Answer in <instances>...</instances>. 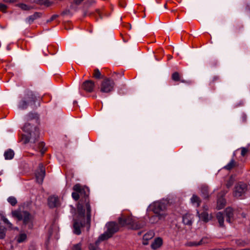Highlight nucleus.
<instances>
[{"instance_id": "nucleus-6", "label": "nucleus", "mask_w": 250, "mask_h": 250, "mask_svg": "<svg viewBox=\"0 0 250 250\" xmlns=\"http://www.w3.org/2000/svg\"><path fill=\"white\" fill-rule=\"evenodd\" d=\"M115 83L113 80L105 78L101 82L100 90L102 93H109L114 89Z\"/></svg>"}, {"instance_id": "nucleus-46", "label": "nucleus", "mask_w": 250, "mask_h": 250, "mask_svg": "<svg viewBox=\"0 0 250 250\" xmlns=\"http://www.w3.org/2000/svg\"><path fill=\"white\" fill-rule=\"evenodd\" d=\"M83 1V0H74V3H75L76 5H79Z\"/></svg>"}, {"instance_id": "nucleus-3", "label": "nucleus", "mask_w": 250, "mask_h": 250, "mask_svg": "<svg viewBox=\"0 0 250 250\" xmlns=\"http://www.w3.org/2000/svg\"><path fill=\"white\" fill-rule=\"evenodd\" d=\"M12 216L18 219L19 221L22 220L24 225H27L29 229L33 227V217L27 211L14 210L12 212Z\"/></svg>"}, {"instance_id": "nucleus-20", "label": "nucleus", "mask_w": 250, "mask_h": 250, "mask_svg": "<svg viewBox=\"0 0 250 250\" xmlns=\"http://www.w3.org/2000/svg\"><path fill=\"white\" fill-rule=\"evenodd\" d=\"M224 217L225 216L222 212H219L216 214L217 219L221 227H224Z\"/></svg>"}, {"instance_id": "nucleus-44", "label": "nucleus", "mask_w": 250, "mask_h": 250, "mask_svg": "<svg viewBox=\"0 0 250 250\" xmlns=\"http://www.w3.org/2000/svg\"><path fill=\"white\" fill-rule=\"evenodd\" d=\"M248 152V149L246 148H241V155L244 156Z\"/></svg>"}, {"instance_id": "nucleus-18", "label": "nucleus", "mask_w": 250, "mask_h": 250, "mask_svg": "<svg viewBox=\"0 0 250 250\" xmlns=\"http://www.w3.org/2000/svg\"><path fill=\"white\" fill-rule=\"evenodd\" d=\"M163 244V240L160 237H157L155 239L154 241L151 244V248L153 250H156L159 248Z\"/></svg>"}, {"instance_id": "nucleus-13", "label": "nucleus", "mask_w": 250, "mask_h": 250, "mask_svg": "<svg viewBox=\"0 0 250 250\" xmlns=\"http://www.w3.org/2000/svg\"><path fill=\"white\" fill-rule=\"evenodd\" d=\"M224 215L226 217V221L231 223L233 220V210L231 208H227L224 211Z\"/></svg>"}, {"instance_id": "nucleus-47", "label": "nucleus", "mask_w": 250, "mask_h": 250, "mask_svg": "<svg viewBox=\"0 0 250 250\" xmlns=\"http://www.w3.org/2000/svg\"><path fill=\"white\" fill-rule=\"evenodd\" d=\"M58 17V15H53L51 18H50V21H53L54 20H55L57 17Z\"/></svg>"}, {"instance_id": "nucleus-4", "label": "nucleus", "mask_w": 250, "mask_h": 250, "mask_svg": "<svg viewBox=\"0 0 250 250\" xmlns=\"http://www.w3.org/2000/svg\"><path fill=\"white\" fill-rule=\"evenodd\" d=\"M151 208L155 214L158 215L160 219H165L167 215V204L163 202L157 201L154 202Z\"/></svg>"}, {"instance_id": "nucleus-10", "label": "nucleus", "mask_w": 250, "mask_h": 250, "mask_svg": "<svg viewBox=\"0 0 250 250\" xmlns=\"http://www.w3.org/2000/svg\"><path fill=\"white\" fill-rule=\"evenodd\" d=\"M133 219V218L132 216L122 215L119 218L118 222L121 226L124 227L125 226H129V228L131 229Z\"/></svg>"}, {"instance_id": "nucleus-23", "label": "nucleus", "mask_w": 250, "mask_h": 250, "mask_svg": "<svg viewBox=\"0 0 250 250\" xmlns=\"http://www.w3.org/2000/svg\"><path fill=\"white\" fill-rule=\"evenodd\" d=\"M201 195L205 198H208L209 197V192L208 187L206 186H203L201 188Z\"/></svg>"}, {"instance_id": "nucleus-30", "label": "nucleus", "mask_w": 250, "mask_h": 250, "mask_svg": "<svg viewBox=\"0 0 250 250\" xmlns=\"http://www.w3.org/2000/svg\"><path fill=\"white\" fill-rule=\"evenodd\" d=\"M93 77L96 79H100L102 78H105L103 75L101 74L98 68H96L94 70L93 74Z\"/></svg>"}, {"instance_id": "nucleus-21", "label": "nucleus", "mask_w": 250, "mask_h": 250, "mask_svg": "<svg viewBox=\"0 0 250 250\" xmlns=\"http://www.w3.org/2000/svg\"><path fill=\"white\" fill-rule=\"evenodd\" d=\"M226 200L223 197H218L217 202V208L218 209L223 208L226 205Z\"/></svg>"}, {"instance_id": "nucleus-49", "label": "nucleus", "mask_w": 250, "mask_h": 250, "mask_svg": "<svg viewBox=\"0 0 250 250\" xmlns=\"http://www.w3.org/2000/svg\"><path fill=\"white\" fill-rule=\"evenodd\" d=\"M202 239H205L204 241H207V243H208V239L207 238L205 237V238H203Z\"/></svg>"}, {"instance_id": "nucleus-26", "label": "nucleus", "mask_w": 250, "mask_h": 250, "mask_svg": "<svg viewBox=\"0 0 250 250\" xmlns=\"http://www.w3.org/2000/svg\"><path fill=\"white\" fill-rule=\"evenodd\" d=\"M103 240H100V237H99L97 241L94 244H90L89 245L88 248L89 250H99V245L101 241Z\"/></svg>"}, {"instance_id": "nucleus-52", "label": "nucleus", "mask_w": 250, "mask_h": 250, "mask_svg": "<svg viewBox=\"0 0 250 250\" xmlns=\"http://www.w3.org/2000/svg\"><path fill=\"white\" fill-rule=\"evenodd\" d=\"M77 101H74V104H77Z\"/></svg>"}, {"instance_id": "nucleus-32", "label": "nucleus", "mask_w": 250, "mask_h": 250, "mask_svg": "<svg viewBox=\"0 0 250 250\" xmlns=\"http://www.w3.org/2000/svg\"><path fill=\"white\" fill-rule=\"evenodd\" d=\"M164 219H160L158 215L155 214L154 215L151 216L149 219V221L151 224H155L157 223L159 220H164Z\"/></svg>"}, {"instance_id": "nucleus-37", "label": "nucleus", "mask_w": 250, "mask_h": 250, "mask_svg": "<svg viewBox=\"0 0 250 250\" xmlns=\"http://www.w3.org/2000/svg\"><path fill=\"white\" fill-rule=\"evenodd\" d=\"M82 244L81 243H79L73 245L70 250H82Z\"/></svg>"}, {"instance_id": "nucleus-53", "label": "nucleus", "mask_w": 250, "mask_h": 250, "mask_svg": "<svg viewBox=\"0 0 250 250\" xmlns=\"http://www.w3.org/2000/svg\"><path fill=\"white\" fill-rule=\"evenodd\" d=\"M164 6H165V7L166 8H167V4H165V5H164Z\"/></svg>"}, {"instance_id": "nucleus-2", "label": "nucleus", "mask_w": 250, "mask_h": 250, "mask_svg": "<svg viewBox=\"0 0 250 250\" xmlns=\"http://www.w3.org/2000/svg\"><path fill=\"white\" fill-rule=\"evenodd\" d=\"M23 131L27 134L23 137L24 143H35L39 137V129L35 126H33L30 123H26L23 127Z\"/></svg>"}, {"instance_id": "nucleus-14", "label": "nucleus", "mask_w": 250, "mask_h": 250, "mask_svg": "<svg viewBox=\"0 0 250 250\" xmlns=\"http://www.w3.org/2000/svg\"><path fill=\"white\" fill-rule=\"evenodd\" d=\"M204 210L203 211V212L201 213H200L199 211L198 210H197V214L200 220H202L205 222H207L210 219L209 215L208 213L207 212L208 208L205 206L204 207Z\"/></svg>"}, {"instance_id": "nucleus-34", "label": "nucleus", "mask_w": 250, "mask_h": 250, "mask_svg": "<svg viewBox=\"0 0 250 250\" xmlns=\"http://www.w3.org/2000/svg\"><path fill=\"white\" fill-rule=\"evenodd\" d=\"M6 229L3 226H0V239H3L6 235Z\"/></svg>"}, {"instance_id": "nucleus-35", "label": "nucleus", "mask_w": 250, "mask_h": 250, "mask_svg": "<svg viewBox=\"0 0 250 250\" xmlns=\"http://www.w3.org/2000/svg\"><path fill=\"white\" fill-rule=\"evenodd\" d=\"M27 238L26 235L25 233H21L17 238V242L18 243H22Z\"/></svg>"}, {"instance_id": "nucleus-38", "label": "nucleus", "mask_w": 250, "mask_h": 250, "mask_svg": "<svg viewBox=\"0 0 250 250\" xmlns=\"http://www.w3.org/2000/svg\"><path fill=\"white\" fill-rule=\"evenodd\" d=\"M19 6L23 10H29L32 8V7L23 3L19 4Z\"/></svg>"}, {"instance_id": "nucleus-24", "label": "nucleus", "mask_w": 250, "mask_h": 250, "mask_svg": "<svg viewBox=\"0 0 250 250\" xmlns=\"http://www.w3.org/2000/svg\"><path fill=\"white\" fill-rule=\"evenodd\" d=\"M14 156V152L11 149L7 150L4 153V156L6 160H11L13 158Z\"/></svg>"}, {"instance_id": "nucleus-27", "label": "nucleus", "mask_w": 250, "mask_h": 250, "mask_svg": "<svg viewBox=\"0 0 250 250\" xmlns=\"http://www.w3.org/2000/svg\"><path fill=\"white\" fill-rule=\"evenodd\" d=\"M190 201L193 204L196 205L197 207H199L201 203L200 198L195 194L192 195Z\"/></svg>"}, {"instance_id": "nucleus-5", "label": "nucleus", "mask_w": 250, "mask_h": 250, "mask_svg": "<svg viewBox=\"0 0 250 250\" xmlns=\"http://www.w3.org/2000/svg\"><path fill=\"white\" fill-rule=\"evenodd\" d=\"M107 230L100 236V240H105L111 237L119 229V225L114 222L106 224Z\"/></svg>"}, {"instance_id": "nucleus-42", "label": "nucleus", "mask_w": 250, "mask_h": 250, "mask_svg": "<svg viewBox=\"0 0 250 250\" xmlns=\"http://www.w3.org/2000/svg\"><path fill=\"white\" fill-rule=\"evenodd\" d=\"M7 6L4 4L0 3V11L5 12Z\"/></svg>"}, {"instance_id": "nucleus-31", "label": "nucleus", "mask_w": 250, "mask_h": 250, "mask_svg": "<svg viewBox=\"0 0 250 250\" xmlns=\"http://www.w3.org/2000/svg\"><path fill=\"white\" fill-rule=\"evenodd\" d=\"M172 79L175 82L181 81L182 83H185V80H181L179 73L177 72H174L171 75Z\"/></svg>"}, {"instance_id": "nucleus-33", "label": "nucleus", "mask_w": 250, "mask_h": 250, "mask_svg": "<svg viewBox=\"0 0 250 250\" xmlns=\"http://www.w3.org/2000/svg\"><path fill=\"white\" fill-rule=\"evenodd\" d=\"M1 220L6 224L10 229H13V225L9 220L2 214H0Z\"/></svg>"}, {"instance_id": "nucleus-50", "label": "nucleus", "mask_w": 250, "mask_h": 250, "mask_svg": "<svg viewBox=\"0 0 250 250\" xmlns=\"http://www.w3.org/2000/svg\"><path fill=\"white\" fill-rule=\"evenodd\" d=\"M242 117H244V120H246V115L245 114H243L242 115Z\"/></svg>"}, {"instance_id": "nucleus-29", "label": "nucleus", "mask_w": 250, "mask_h": 250, "mask_svg": "<svg viewBox=\"0 0 250 250\" xmlns=\"http://www.w3.org/2000/svg\"><path fill=\"white\" fill-rule=\"evenodd\" d=\"M236 165V163L233 159H232L230 162L225 166L224 168L227 170H230L234 167Z\"/></svg>"}, {"instance_id": "nucleus-48", "label": "nucleus", "mask_w": 250, "mask_h": 250, "mask_svg": "<svg viewBox=\"0 0 250 250\" xmlns=\"http://www.w3.org/2000/svg\"><path fill=\"white\" fill-rule=\"evenodd\" d=\"M6 2H14L16 1V0H4Z\"/></svg>"}, {"instance_id": "nucleus-28", "label": "nucleus", "mask_w": 250, "mask_h": 250, "mask_svg": "<svg viewBox=\"0 0 250 250\" xmlns=\"http://www.w3.org/2000/svg\"><path fill=\"white\" fill-rule=\"evenodd\" d=\"M32 2L41 5H44L46 6H49L52 4L49 0H33Z\"/></svg>"}, {"instance_id": "nucleus-8", "label": "nucleus", "mask_w": 250, "mask_h": 250, "mask_svg": "<svg viewBox=\"0 0 250 250\" xmlns=\"http://www.w3.org/2000/svg\"><path fill=\"white\" fill-rule=\"evenodd\" d=\"M25 99H27L28 103L31 104H34L36 101L42 100V98L39 95L38 93L30 90H27L24 95Z\"/></svg>"}, {"instance_id": "nucleus-43", "label": "nucleus", "mask_w": 250, "mask_h": 250, "mask_svg": "<svg viewBox=\"0 0 250 250\" xmlns=\"http://www.w3.org/2000/svg\"><path fill=\"white\" fill-rule=\"evenodd\" d=\"M34 114L33 113H29L28 115H26V119L27 120V121H29L31 119H32L33 118H34Z\"/></svg>"}, {"instance_id": "nucleus-19", "label": "nucleus", "mask_w": 250, "mask_h": 250, "mask_svg": "<svg viewBox=\"0 0 250 250\" xmlns=\"http://www.w3.org/2000/svg\"><path fill=\"white\" fill-rule=\"evenodd\" d=\"M29 104H31L28 103V101L27 99H25V97H24L19 102L18 107L20 109L24 110L27 108Z\"/></svg>"}, {"instance_id": "nucleus-7", "label": "nucleus", "mask_w": 250, "mask_h": 250, "mask_svg": "<svg viewBox=\"0 0 250 250\" xmlns=\"http://www.w3.org/2000/svg\"><path fill=\"white\" fill-rule=\"evenodd\" d=\"M247 185L243 183H239L235 187L233 191V195L238 198L242 196L247 190Z\"/></svg>"}, {"instance_id": "nucleus-45", "label": "nucleus", "mask_w": 250, "mask_h": 250, "mask_svg": "<svg viewBox=\"0 0 250 250\" xmlns=\"http://www.w3.org/2000/svg\"><path fill=\"white\" fill-rule=\"evenodd\" d=\"M218 77L217 76L213 77L210 81V83H213L215 81L218 80Z\"/></svg>"}, {"instance_id": "nucleus-15", "label": "nucleus", "mask_w": 250, "mask_h": 250, "mask_svg": "<svg viewBox=\"0 0 250 250\" xmlns=\"http://www.w3.org/2000/svg\"><path fill=\"white\" fill-rule=\"evenodd\" d=\"M194 220V215L191 214L187 213L183 217V223L188 226H191Z\"/></svg>"}, {"instance_id": "nucleus-22", "label": "nucleus", "mask_w": 250, "mask_h": 250, "mask_svg": "<svg viewBox=\"0 0 250 250\" xmlns=\"http://www.w3.org/2000/svg\"><path fill=\"white\" fill-rule=\"evenodd\" d=\"M205 239H202L199 242H188L186 245L188 247H194V246H198L200 245H202L203 244H205L206 243H207V241H204Z\"/></svg>"}, {"instance_id": "nucleus-39", "label": "nucleus", "mask_w": 250, "mask_h": 250, "mask_svg": "<svg viewBox=\"0 0 250 250\" xmlns=\"http://www.w3.org/2000/svg\"><path fill=\"white\" fill-rule=\"evenodd\" d=\"M44 144L43 142L40 143L39 144L40 147H42L40 150V152L42 155H43L46 151V148H44Z\"/></svg>"}, {"instance_id": "nucleus-11", "label": "nucleus", "mask_w": 250, "mask_h": 250, "mask_svg": "<svg viewBox=\"0 0 250 250\" xmlns=\"http://www.w3.org/2000/svg\"><path fill=\"white\" fill-rule=\"evenodd\" d=\"M95 86V83L92 80L84 81L82 85V87L84 90L90 93L93 91Z\"/></svg>"}, {"instance_id": "nucleus-54", "label": "nucleus", "mask_w": 250, "mask_h": 250, "mask_svg": "<svg viewBox=\"0 0 250 250\" xmlns=\"http://www.w3.org/2000/svg\"><path fill=\"white\" fill-rule=\"evenodd\" d=\"M141 232H139V233H138V234H139V235H141Z\"/></svg>"}, {"instance_id": "nucleus-36", "label": "nucleus", "mask_w": 250, "mask_h": 250, "mask_svg": "<svg viewBox=\"0 0 250 250\" xmlns=\"http://www.w3.org/2000/svg\"><path fill=\"white\" fill-rule=\"evenodd\" d=\"M8 202L13 206H15L17 203V199L15 197L10 196L7 199Z\"/></svg>"}, {"instance_id": "nucleus-41", "label": "nucleus", "mask_w": 250, "mask_h": 250, "mask_svg": "<svg viewBox=\"0 0 250 250\" xmlns=\"http://www.w3.org/2000/svg\"><path fill=\"white\" fill-rule=\"evenodd\" d=\"M236 243L237 244V245L242 247H244L247 244L244 241L241 240H236Z\"/></svg>"}, {"instance_id": "nucleus-40", "label": "nucleus", "mask_w": 250, "mask_h": 250, "mask_svg": "<svg viewBox=\"0 0 250 250\" xmlns=\"http://www.w3.org/2000/svg\"><path fill=\"white\" fill-rule=\"evenodd\" d=\"M233 182H234L233 179L232 178H229V179L227 182V183L226 184L227 187L228 188H229L230 187H231L232 186Z\"/></svg>"}, {"instance_id": "nucleus-16", "label": "nucleus", "mask_w": 250, "mask_h": 250, "mask_svg": "<svg viewBox=\"0 0 250 250\" xmlns=\"http://www.w3.org/2000/svg\"><path fill=\"white\" fill-rule=\"evenodd\" d=\"M48 204L50 208H54L59 205V200L57 197L52 196L48 199Z\"/></svg>"}, {"instance_id": "nucleus-1", "label": "nucleus", "mask_w": 250, "mask_h": 250, "mask_svg": "<svg viewBox=\"0 0 250 250\" xmlns=\"http://www.w3.org/2000/svg\"><path fill=\"white\" fill-rule=\"evenodd\" d=\"M73 199L75 201L80 199L77 206V219L73 225L74 232L79 235L81 233V227L87 225L88 229L90 228L91 207L89 199V189L86 187L77 184L73 186Z\"/></svg>"}, {"instance_id": "nucleus-12", "label": "nucleus", "mask_w": 250, "mask_h": 250, "mask_svg": "<svg viewBox=\"0 0 250 250\" xmlns=\"http://www.w3.org/2000/svg\"><path fill=\"white\" fill-rule=\"evenodd\" d=\"M146 222L144 219L137 220L133 218L131 229H138L144 228L146 225Z\"/></svg>"}, {"instance_id": "nucleus-51", "label": "nucleus", "mask_w": 250, "mask_h": 250, "mask_svg": "<svg viewBox=\"0 0 250 250\" xmlns=\"http://www.w3.org/2000/svg\"><path fill=\"white\" fill-rule=\"evenodd\" d=\"M168 58H169V59H171L172 58V56H169Z\"/></svg>"}, {"instance_id": "nucleus-25", "label": "nucleus", "mask_w": 250, "mask_h": 250, "mask_svg": "<svg viewBox=\"0 0 250 250\" xmlns=\"http://www.w3.org/2000/svg\"><path fill=\"white\" fill-rule=\"evenodd\" d=\"M40 14H41L40 13H35L33 15L29 16L26 19V21L27 22H28L29 24H31L35 20L40 17Z\"/></svg>"}, {"instance_id": "nucleus-9", "label": "nucleus", "mask_w": 250, "mask_h": 250, "mask_svg": "<svg viewBox=\"0 0 250 250\" xmlns=\"http://www.w3.org/2000/svg\"><path fill=\"white\" fill-rule=\"evenodd\" d=\"M45 174V169L44 166L40 164L39 165L38 168L35 172V177L36 181L39 184H42L43 181Z\"/></svg>"}, {"instance_id": "nucleus-17", "label": "nucleus", "mask_w": 250, "mask_h": 250, "mask_svg": "<svg viewBox=\"0 0 250 250\" xmlns=\"http://www.w3.org/2000/svg\"><path fill=\"white\" fill-rule=\"evenodd\" d=\"M154 236V233L152 231H149L146 233L143 236V244L144 245L148 244V241L151 239Z\"/></svg>"}]
</instances>
